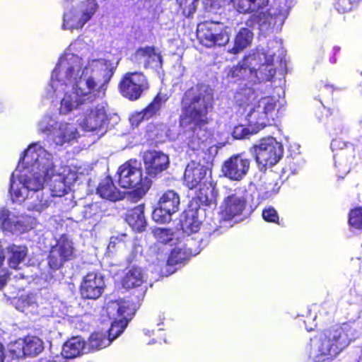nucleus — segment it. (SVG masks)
<instances>
[{
	"label": "nucleus",
	"instance_id": "f257e3e1",
	"mask_svg": "<svg viewBox=\"0 0 362 362\" xmlns=\"http://www.w3.org/2000/svg\"><path fill=\"white\" fill-rule=\"evenodd\" d=\"M81 40L71 43L60 57L45 88V97L59 103L60 115H67L83 105L103 99L114 75L115 66L105 54L95 52L83 59Z\"/></svg>",
	"mask_w": 362,
	"mask_h": 362
},
{
	"label": "nucleus",
	"instance_id": "f03ea898",
	"mask_svg": "<svg viewBox=\"0 0 362 362\" xmlns=\"http://www.w3.org/2000/svg\"><path fill=\"white\" fill-rule=\"evenodd\" d=\"M280 47L281 42L277 40L269 41L266 46L259 45L228 74V78L234 83L245 82L235 98L238 105L244 108L248 124L254 126L252 132H259L274 119L276 99L271 96L259 98L257 89L251 86L272 80L276 74L274 57L276 49L279 50Z\"/></svg>",
	"mask_w": 362,
	"mask_h": 362
},
{
	"label": "nucleus",
	"instance_id": "7ed1b4c3",
	"mask_svg": "<svg viewBox=\"0 0 362 362\" xmlns=\"http://www.w3.org/2000/svg\"><path fill=\"white\" fill-rule=\"evenodd\" d=\"M54 172L52 154L40 142L30 144L11 177L9 194L13 202L21 204L26 198L25 194L44 189Z\"/></svg>",
	"mask_w": 362,
	"mask_h": 362
},
{
	"label": "nucleus",
	"instance_id": "20e7f679",
	"mask_svg": "<svg viewBox=\"0 0 362 362\" xmlns=\"http://www.w3.org/2000/svg\"><path fill=\"white\" fill-rule=\"evenodd\" d=\"M213 100L212 89L204 83L190 88L182 95L180 124L184 131L179 136L192 151L204 150L207 146L209 135L204 126Z\"/></svg>",
	"mask_w": 362,
	"mask_h": 362
},
{
	"label": "nucleus",
	"instance_id": "39448f33",
	"mask_svg": "<svg viewBox=\"0 0 362 362\" xmlns=\"http://www.w3.org/2000/svg\"><path fill=\"white\" fill-rule=\"evenodd\" d=\"M349 325H334L320 333L312 343L310 356L314 362H329L336 358L355 339Z\"/></svg>",
	"mask_w": 362,
	"mask_h": 362
},
{
	"label": "nucleus",
	"instance_id": "423d86ee",
	"mask_svg": "<svg viewBox=\"0 0 362 362\" xmlns=\"http://www.w3.org/2000/svg\"><path fill=\"white\" fill-rule=\"evenodd\" d=\"M135 312V305L129 300L120 299L108 302L106 305V313L112 320L108 335L103 332L93 333L88 339L90 349L96 351L108 346L124 332Z\"/></svg>",
	"mask_w": 362,
	"mask_h": 362
},
{
	"label": "nucleus",
	"instance_id": "0eeeda50",
	"mask_svg": "<svg viewBox=\"0 0 362 362\" xmlns=\"http://www.w3.org/2000/svg\"><path fill=\"white\" fill-rule=\"evenodd\" d=\"M63 4L62 28L65 30H81L99 9L97 0H63Z\"/></svg>",
	"mask_w": 362,
	"mask_h": 362
},
{
	"label": "nucleus",
	"instance_id": "6e6552de",
	"mask_svg": "<svg viewBox=\"0 0 362 362\" xmlns=\"http://www.w3.org/2000/svg\"><path fill=\"white\" fill-rule=\"evenodd\" d=\"M208 168L203 164L194 160L189 163L184 173V181L189 189H194L200 185L197 199L201 204L210 206L216 205L218 191L215 185L206 181Z\"/></svg>",
	"mask_w": 362,
	"mask_h": 362
},
{
	"label": "nucleus",
	"instance_id": "1a4fd4ad",
	"mask_svg": "<svg viewBox=\"0 0 362 362\" xmlns=\"http://www.w3.org/2000/svg\"><path fill=\"white\" fill-rule=\"evenodd\" d=\"M119 184L123 188H135L139 196H143L149 189L151 181L146 177L143 178L141 164L136 160H129L122 165L117 171Z\"/></svg>",
	"mask_w": 362,
	"mask_h": 362
},
{
	"label": "nucleus",
	"instance_id": "9d476101",
	"mask_svg": "<svg viewBox=\"0 0 362 362\" xmlns=\"http://www.w3.org/2000/svg\"><path fill=\"white\" fill-rule=\"evenodd\" d=\"M232 28L218 21H204L198 24L197 35L206 47L226 46L230 41Z\"/></svg>",
	"mask_w": 362,
	"mask_h": 362
},
{
	"label": "nucleus",
	"instance_id": "9b49d317",
	"mask_svg": "<svg viewBox=\"0 0 362 362\" xmlns=\"http://www.w3.org/2000/svg\"><path fill=\"white\" fill-rule=\"evenodd\" d=\"M293 0H275L274 12H260L255 16V20L262 35L272 32L274 26L282 25L293 6Z\"/></svg>",
	"mask_w": 362,
	"mask_h": 362
},
{
	"label": "nucleus",
	"instance_id": "f8f14e48",
	"mask_svg": "<svg viewBox=\"0 0 362 362\" xmlns=\"http://www.w3.org/2000/svg\"><path fill=\"white\" fill-rule=\"evenodd\" d=\"M252 154L259 168L262 170L279 162L283 154V146L274 138L268 137L253 147Z\"/></svg>",
	"mask_w": 362,
	"mask_h": 362
},
{
	"label": "nucleus",
	"instance_id": "ddd939ff",
	"mask_svg": "<svg viewBox=\"0 0 362 362\" xmlns=\"http://www.w3.org/2000/svg\"><path fill=\"white\" fill-rule=\"evenodd\" d=\"M122 95L130 100H136L149 88L146 76L139 71L127 72L119 85Z\"/></svg>",
	"mask_w": 362,
	"mask_h": 362
},
{
	"label": "nucleus",
	"instance_id": "4468645a",
	"mask_svg": "<svg viewBox=\"0 0 362 362\" xmlns=\"http://www.w3.org/2000/svg\"><path fill=\"white\" fill-rule=\"evenodd\" d=\"M34 220L30 216H16L8 209L0 208V229L12 233H24L33 228Z\"/></svg>",
	"mask_w": 362,
	"mask_h": 362
},
{
	"label": "nucleus",
	"instance_id": "2eb2a0df",
	"mask_svg": "<svg viewBox=\"0 0 362 362\" xmlns=\"http://www.w3.org/2000/svg\"><path fill=\"white\" fill-rule=\"evenodd\" d=\"M42 341L37 337L29 336L18 339L9 346V352L13 358L18 360L25 357H34L43 350Z\"/></svg>",
	"mask_w": 362,
	"mask_h": 362
},
{
	"label": "nucleus",
	"instance_id": "dca6fc26",
	"mask_svg": "<svg viewBox=\"0 0 362 362\" xmlns=\"http://www.w3.org/2000/svg\"><path fill=\"white\" fill-rule=\"evenodd\" d=\"M76 175L71 172L68 166L57 167L55 164V172L49 180L50 197H61L70 190L71 184L76 180Z\"/></svg>",
	"mask_w": 362,
	"mask_h": 362
},
{
	"label": "nucleus",
	"instance_id": "f3484780",
	"mask_svg": "<svg viewBox=\"0 0 362 362\" xmlns=\"http://www.w3.org/2000/svg\"><path fill=\"white\" fill-rule=\"evenodd\" d=\"M250 167V159L242 154L230 156L222 165L224 177L233 181H240L247 175Z\"/></svg>",
	"mask_w": 362,
	"mask_h": 362
},
{
	"label": "nucleus",
	"instance_id": "a211bd4d",
	"mask_svg": "<svg viewBox=\"0 0 362 362\" xmlns=\"http://www.w3.org/2000/svg\"><path fill=\"white\" fill-rule=\"evenodd\" d=\"M108 119L107 104L98 103L94 109L88 110L79 119V125L87 132H94L103 128Z\"/></svg>",
	"mask_w": 362,
	"mask_h": 362
},
{
	"label": "nucleus",
	"instance_id": "6ab92c4d",
	"mask_svg": "<svg viewBox=\"0 0 362 362\" xmlns=\"http://www.w3.org/2000/svg\"><path fill=\"white\" fill-rule=\"evenodd\" d=\"M74 257V247L71 240L65 235H62L54 246L51 248L48 264L51 269H59L64 262Z\"/></svg>",
	"mask_w": 362,
	"mask_h": 362
},
{
	"label": "nucleus",
	"instance_id": "aec40b11",
	"mask_svg": "<svg viewBox=\"0 0 362 362\" xmlns=\"http://www.w3.org/2000/svg\"><path fill=\"white\" fill-rule=\"evenodd\" d=\"M132 60L144 69H151L160 74L163 70L160 52L155 47L146 46L138 49L132 56Z\"/></svg>",
	"mask_w": 362,
	"mask_h": 362
},
{
	"label": "nucleus",
	"instance_id": "412c9836",
	"mask_svg": "<svg viewBox=\"0 0 362 362\" xmlns=\"http://www.w3.org/2000/svg\"><path fill=\"white\" fill-rule=\"evenodd\" d=\"M331 148L333 152L339 150V152L334 155L335 167L339 168V172L342 175L347 174L350 170V164L354 157V145L339 139H333L331 143Z\"/></svg>",
	"mask_w": 362,
	"mask_h": 362
},
{
	"label": "nucleus",
	"instance_id": "4be33fe9",
	"mask_svg": "<svg viewBox=\"0 0 362 362\" xmlns=\"http://www.w3.org/2000/svg\"><path fill=\"white\" fill-rule=\"evenodd\" d=\"M103 276L97 272H89L81 282L80 291L83 298L88 299H98L105 289Z\"/></svg>",
	"mask_w": 362,
	"mask_h": 362
},
{
	"label": "nucleus",
	"instance_id": "5701e85b",
	"mask_svg": "<svg viewBox=\"0 0 362 362\" xmlns=\"http://www.w3.org/2000/svg\"><path fill=\"white\" fill-rule=\"evenodd\" d=\"M144 162L147 175L155 177L169 166V158L163 152L148 151L144 153Z\"/></svg>",
	"mask_w": 362,
	"mask_h": 362
},
{
	"label": "nucleus",
	"instance_id": "b1692460",
	"mask_svg": "<svg viewBox=\"0 0 362 362\" xmlns=\"http://www.w3.org/2000/svg\"><path fill=\"white\" fill-rule=\"evenodd\" d=\"M246 207V199L236 193L227 196L221 205L220 214L226 221L232 220L242 215Z\"/></svg>",
	"mask_w": 362,
	"mask_h": 362
},
{
	"label": "nucleus",
	"instance_id": "393cba45",
	"mask_svg": "<svg viewBox=\"0 0 362 362\" xmlns=\"http://www.w3.org/2000/svg\"><path fill=\"white\" fill-rule=\"evenodd\" d=\"M25 203L26 209L29 211L41 214L50 206L52 199L48 193H45L44 189L30 191L29 194H25Z\"/></svg>",
	"mask_w": 362,
	"mask_h": 362
},
{
	"label": "nucleus",
	"instance_id": "a878e982",
	"mask_svg": "<svg viewBox=\"0 0 362 362\" xmlns=\"http://www.w3.org/2000/svg\"><path fill=\"white\" fill-rule=\"evenodd\" d=\"M78 136V132L74 124L61 122L55 127L52 135V140L56 146H62L66 144H71L76 139Z\"/></svg>",
	"mask_w": 362,
	"mask_h": 362
},
{
	"label": "nucleus",
	"instance_id": "bb28decb",
	"mask_svg": "<svg viewBox=\"0 0 362 362\" xmlns=\"http://www.w3.org/2000/svg\"><path fill=\"white\" fill-rule=\"evenodd\" d=\"M254 34L247 28H241L236 33L233 40V45L228 48V52L238 54L250 47L253 40Z\"/></svg>",
	"mask_w": 362,
	"mask_h": 362
},
{
	"label": "nucleus",
	"instance_id": "cd10ccee",
	"mask_svg": "<svg viewBox=\"0 0 362 362\" xmlns=\"http://www.w3.org/2000/svg\"><path fill=\"white\" fill-rule=\"evenodd\" d=\"M97 194L103 199L116 202L123 198V193L121 192L114 185L110 177H107L103 180L98 188Z\"/></svg>",
	"mask_w": 362,
	"mask_h": 362
},
{
	"label": "nucleus",
	"instance_id": "c85d7f7f",
	"mask_svg": "<svg viewBox=\"0 0 362 362\" xmlns=\"http://www.w3.org/2000/svg\"><path fill=\"white\" fill-rule=\"evenodd\" d=\"M126 221L134 230L144 231L146 227L144 205H138L133 209L128 211L126 215Z\"/></svg>",
	"mask_w": 362,
	"mask_h": 362
},
{
	"label": "nucleus",
	"instance_id": "c756f323",
	"mask_svg": "<svg viewBox=\"0 0 362 362\" xmlns=\"http://www.w3.org/2000/svg\"><path fill=\"white\" fill-rule=\"evenodd\" d=\"M9 254L8 264L10 268L21 269L28 254V248L24 245H12L7 247Z\"/></svg>",
	"mask_w": 362,
	"mask_h": 362
},
{
	"label": "nucleus",
	"instance_id": "7c9ffc66",
	"mask_svg": "<svg viewBox=\"0 0 362 362\" xmlns=\"http://www.w3.org/2000/svg\"><path fill=\"white\" fill-rule=\"evenodd\" d=\"M168 100V97L166 94L158 93L142 112L137 114L136 119L137 120L148 119L159 112L160 107Z\"/></svg>",
	"mask_w": 362,
	"mask_h": 362
},
{
	"label": "nucleus",
	"instance_id": "2f4dec72",
	"mask_svg": "<svg viewBox=\"0 0 362 362\" xmlns=\"http://www.w3.org/2000/svg\"><path fill=\"white\" fill-rule=\"evenodd\" d=\"M85 349V341L79 337H72L63 346L62 354L66 358L79 356Z\"/></svg>",
	"mask_w": 362,
	"mask_h": 362
},
{
	"label": "nucleus",
	"instance_id": "473e14b6",
	"mask_svg": "<svg viewBox=\"0 0 362 362\" xmlns=\"http://www.w3.org/2000/svg\"><path fill=\"white\" fill-rule=\"evenodd\" d=\"M235 9L242 13L257 12L268 5L269 0H233Z\"/></svg>",
	"mask_w": 362,
	"mask_h": 362
},
{
	"label": "nucleus",
	"instance_id": "72a5a7b5",
	"mask_svg": "<svg viewBox=\"0 0 362 362\" xmlns=\"http://www.w3.org/2000/svg\"><path fill=\"white\" fill-rule=\"evenodd\" d=\"M146 279L141 268L133 267L130 269L122 279V285L126 288L140 286Z\"/></svg>",
	"mask_w": 362,
	"mask_h": 362
},
{
	"label": "nucleus",
	"instance_id": "f704fd0d",
	"mask_svg": "<svg viewBox=\"0 0 362 362\" xmlns=\"http://www.w3.org/2000/svg\"><path fill=\"white\" fill-rule=\"evenodd\" d=\"M198 252H193L191 248L187 247H176L173 249L167 259V265L169 267L182 264Z\"/></svg>",
	"mask_w": 362,
	"mask_h": 362
},
{
	"label": "nucleus",
	"instance_id": "c9c22d12",
	"mask_svg": "<svg viewBox=\"0 0 362 362\" xmlns=\"http://www.w3.org/2000/svg\"><path fill=\"white\" fill-rule=\"evenodd\" d=\"M180 203L179 195L173 190H168L160 198L158 205L165 207L173 215L178 211Z\"/></svg>",
	"mask_w": 362,
	"mask_h": 362
},
{
	"label": "nucleus",
	"instance_id": "e433bc0d",
	"mask_svg": "<svg viewBox=\"0 0 362 362\" xmlns=\"http://www.w3.org/2000/svg\"><path fill=\"white\" fill-rule=\"evenodd\" d=\"M100 209L97 203H90L83 206L79 211L78 221H89L90 223H95L100 216Z\"/></svg>",
	"mask_w": 362,
	"mask_h": 362
},
{
	"label": "nucleus",
	"instance_id": "4c0bfd02",
	"mask_svg": "<svg viewBox=\"0 0 362 362\" xmlns=\"http://www.w3.org/2000/svg\"><path fill=\"white\" fill-rule=\"evenodd\" d=\"M59 123L53 116L48 114L45 115L37 122V132L47 136L52 135Z\"/></svg>",
	"mask_w": 362,
	"mask_h": 362
},
{
	"label": "nucleus",
	"instance_id": "58836bf2",
	"mask_svg": "<svg viewBox=\"0 0 362 362\" xmlns=\"http://www.w3.org/2000/svg\"><path fill=\"white\" fill-rule=\"evenodd\" d=\"M201 221L197 217V211L189 210L186 212L185 218L182 221V226L184 230H189L192 233L199 230Z\"/></svg>",
	"mask_w": 362,
	"mask_h": 362
},
{
	"label": "nucleus",
	"instance_id": "ea45409f",
	"mask_svg": "<svg viewBox=\"0 0 362 362\" xmlns=\"http://www.w3.org/2000/svg\"><path fill=\"white\" fill-rule=\"evenodd\" d=\"M152 218L158 223H165L171 221L172 214L165 207L158 205L152 212Z\"/></svg>",
	"mask_w": 362,
	"mask_h": 362
},
{
	"label": "nucleus",
	"instance_id": "a19ab883",
	"mask_svg": "<svg viewBox=\"0 0 362 362\" xmlns=\"http://www.w3.org/2000/svg\"><path fill=\"white\" fill-rule=\"evenodd\" d=\"M327 130L331 135H339L346 132V126L340 118L332 119L327 124Z\"/></svg>",
	"mask_w": 362,
	"mask_h": 362
},
{
	"label": "nucleus",
	"instance_id": "79ce46f5",
	"mask_svg": "<svg viewBox=\"0 0 362 362\" xmlns=\"http://www.w3.org/2000/svg\"><path fill=\"white\" fill-rule=\"evenodd\" d=\"M182 14L189 18L196 11L198 0H176Z\"/></svg>",
	"mask_w": 362,
	"mask_h": 362
},
{
	"label": "nucleus",
	"instance_id": "37998d69",
	"mask_svg": "<svg viewBox=\"0 0 362 362\" xmlns=\"http://www.w3.org/2000/svg\"><path fill=\"white\" fill-rule=\"evenodd\" d=\"M349 225L358 230H362V206L352 209L349 213Z\"/></svg>",
	"mask_w": 362,
	"mask_h": 362
},
{
	"label": "nucleus",
	"instance_id": "c03bdc74",
	"mask_svg": "<svg viewBox=\"0 0 362 362\" xmlns=\"http://www.w3.org/2000/svg\"><path fill=\"white\" fill-rule=\"evenodd\" d=\"M156 238L162 243H168L173 240V233L170 229L158 228L154 230Z\"/></svg>",
	"mask_w": 362,
	"mask_h": 362
},
{
	"label": "nucleus",
	"instance_id": "a18cd8bd",
	"mask_svg": "<svg viewBox=\"0 0 362 362\" xmlns=\"http://www.w3.org/2000/svg\"><path fill=\"white\" fill-rule=\"evenodd\" d=\"M356 0H334V8L340 13H344L352 10Z\"/></svg>",
	"mask_w": 362,
	"mask_h": 362
},
{
	"label": "nucleus",
	"instance_id": "49530a36",
	"mask_svg": "<svg viewBox=\"0 0 362 362\" xmlns=\"http://www.w3.org/2000/svg\"><path fill=\"white\" fill-rule=\"evenodd\" d=\"M251 127L249 124V127H245L243 125H238L234 127L233 131V136L236 139H242L247 136L250 134H255L257 132H252Z\"/></svg>",
	"mask_w": 362,
	"mask_h": 362
},
{
	"label": "nucleus",
	"instance_id": "de8ad7c7",
	"mask_svg": "<svg viewBox=\"0 0 362 362\" xmlns=\"http://www.w3.org/2000/svg\"><path fill=\"white\" fill-rule=\"evenodd\" d=\"M262 218L267 222L277 223L279 215L276 209L272 206H267L262 211Z\"/></svg>",
	"mask_w": 362,
	"mask_h": 362
},
{
	"label": "nucleus",
	"instance_id": "09e8293b",
	"mask_svg": "<svg viewBox=\"0 0 362 362\" xmlns=\"http://www.w3.org/2000/svg\"><path fill=\"white\" fill-rule=\"evenodd\" d=\"M127 237L126 234H121L118 236H112L110 238V243L108 245V250H111V248L115 247L116 244H117L119 242L124 241V238Z\"/></svg>",
	"mask_w": 362,
	"mask_h": 362
},
{
	"label": "nucleus",
	"instance_id": "8fccbe9b",
	"mask_svg": "<svg viewBox=\"0 0 362 362\" xmlns=\"http://www.w3.org/2000/svg\"><path fill=\"white\" fill-rule=\"evenodd\" d=\"M9 276L10 274L6 269H0V290L6 285Z\"/></svg>",
	"mask_w": 362,
	"mask_h": 362
},
{
	"label": "nucleus",
	"instance_id": "3c124183",
	"mask_svg": "<svg viewBox=\"0 0 362 362\" xmlns=\"http://www.w3.org/2000/svg\"><path fill=\"white\" fill-rule=\"evenodd\" d=\"M142 252V248L141 246L137 244L136 243H134L133 244V248L132 251L131 252V255L129 257V261L132 262L133 261L137 256L138 254H140Z\"/></svg>",
	"mask_w": 362,
	"mask_h": 362
},
{
	"label": "nucleus",
	"instance_id": "603ef678",
	"mask_svg": "<svg viewBox=\"0 0 362 362\" xmlns=\"http://www.w3.org/2000/svg\"><path fill=\"white\" fill-rule=\"evenodd\" d=\"M222 0H204V4L206 8H216L219 7L221 5V1Z\"/></svg>",
	"mask_w": 362,
	"mask_h": 362
},
{
	"label": "nucleus",
	"instance_id": "864d4df0",
	"mask_svg": "<svg viewBox=\"0 0 362 362\" xmlns=\"http://www.w3.org/2000/svg\"><path fill=\"white\" fill-rule=\"evenodd\" d=\"M266 189L267 197H271L272 194H276L278 192V190L274 189V187L270 188L269 187H267Z\"/></svg>",
	"mask_w": 362,
	"mask_h": 362
},
{
	"label": "nucleus",
	"instance_id": "5fc2aeb1",
	"mask_svg": "<svg viewBox=\"0 0 362 362\" xmlns=\"http://www.w3.org/2000/svg\"><path fill=\"white\" fill-rule=\"evenodd\" d=\"M4 358V352L3 345L0 343V362H3Z\"/></svg>",
	"mask_w": 362,
	"mask_h": 362
},
{
	"label": "nucleus",
	"instance_id": "6e6d98bb",
	"mask_svg": "<svg viewBox=\"0 0 362 362\" xmlns=\"http://www.w3.org/2000/svg\"><path fill=\"white\" fill-rule=\"evenodd\" d=\"M144 334H145L146 335L151 336V333H152V334H154V331H151V332L150 330H148V329H144Z\"/></svg>",
	"mask_w": 362,
	"mask_h": 362
},
{
	"label": "nucleus",
	"instance_id": "4d7b16f0",
	"mask_svg": "<svg viewBox=\"0 0 362 362\" xmlns=\"http://www.w3.org/2000/svg\"><path fill=\"white\" fill-rule=\"evenodd\" d=\"M356 362H362V348L360 350V354L358 356V359Z\"/></svg>",
	"mask_w": 362,
	"mask_h": 362
},
{
	"label": "nucleus",
	"instance_id": "13d9d810",
	"mask_svg": "<svg viewBox=\"0 0 362 362\" xmlns=\"http://www.w3.org/2000/svg\"><path fill=\"white\" fill-rule=\"evenodd\" d=\"M333 50H334V54H336L337 52H338L340 50V47H334Z\"/></svg>",
	"mask_w": 362,
	"mask_h": 362
},
{
	"label": "nucleus",
	"instance_id": "bf43d9fd",
	"mask_svg": "<svg viewBox=\"0 0 362 362\" xmlns=\"http://www.w3.org/2000/svg\"><path fill=\"white\" fill-rule=\"evenodd\" d=\"M330 62L332 63V64H334L336 63V58L335 57H332L330 59Z\"/></svg>",
	"mask_w": 362,
	"mask_h": 362
},
{
	"label": "nucleus",
	"instance_id": "052dcab7",
	"mask_svg": "<svg viewBox=\"0 0 362 362\" xmlns=\"http://www.w3.org/2000/svg\"><path fill=\"white\" fill-rule=\"evenodd\" d=\"M325 88H327V89H328V88H332V89H333V90H334V86H333L326 85V86H325Z\"/></svg>",
	"mask_w": 362,
	"mask_h": 362
},
{
	"label": "nucleus",
	"instance_id": "680f3d73",
	"mask_svg": "<svg viewBox=\"0 0 362 362\" xmlns=\"http://www.w3.org/2000/svg\"><path fill=\"white\" fill-rule=\"evenodd\" d=\"M306 329L309 332L313 329V328L312 327H308L307 326H306Z\"/></svg>",
	"mask_w": 362,
	"mask_h": 362
},
{
	"label": "nucleus",
	"instance_id": "e2e57ef3",
	"mask_svg": "<svg viewBox=\"0 0 362 362\" xmlns=\"http://www.w3.org/2000/svg\"><path fill=\"white\" fill-rule=\"evenodd\" d=\"M216 230H214V231H213V233H212L211 235H214L216 234Z\"/></svg>",
	"mask_w": 362,
	"mask_h": 362
},
{
	"label": "nucleus",
	"instance_id": "0e129e2a",
	"mask_svg": "<svg viewBox=\"0 0 362 362\" xmlns=\"http://www.w3.org/2000/svg\"><path fill=\"white\" fill-rule=\"evenodd\" d=\"M175 269H173V270L170 272V273H171V274H172V273H174V272H175Z\"/></svg>",
	"mask_w": 362,
	"mask_h": 362
},
{
	"label": "nucleus",
	"instance_id": "69168bd1",
	"mask_svg": "<svg viewBox=\"0 0 362 362\" xmlns=\"http://www.w3.org/2000/svg\"><path fill=\"white\" fill-rule=\"evenodd\" d=\"M282 62H283V60H282V59H281L280 63L282 64Z\"/></svg>",
	"mask_w": 362,
	"mask_h": 362
}]
</instances>
